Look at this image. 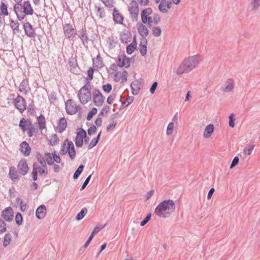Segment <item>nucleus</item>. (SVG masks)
<instances>
[{
  "label": "nucleus",
  "mask_w": 260,
  "mask_h": 260,
  "mask_svg": "<svg viewBox=\"0 0 260 260\" xmlns=\"http://www.w3.org/2000/svg\"><path fill=\"white\" fill-rule=\"evenodd\" d=\"M46 209L44 205H40L36 210V216L39 219H43L46 215Z\"/></svg>",
  "instance_id": "nucleus-22"
},
{
  "label": "nucleus",
  "mask_w": 260,
  "mask_h": 260,
  "mask_svg": "<svg viewBox=\"0 0 260 260\" xmlns=\"http://www.w3.org/2000/svg\"><path fill=\"white\" fill-rule=\"evenodd\" d=\"M67 122L64 117L60 118L57 122V129L59 133H62L67 128Z\"/></svg>",
  "instance_id": "nucleus-23"
},
{
  "label": "nucleus",
  "mask_w": 260,
  "mask_h": 260,
  "mask_svg": "<svg viewBox=\"0 0 260 260\" xmlns=\"http://www.w3.org/2000/svg\"><path fill=\"white\" fill-rule=\"evenodd\" d=\"M44 157L46 159V162L49 165H52L53 164V160L52 159V156L51 154L49 152H46L44 154Z\"/></svg>",
  "instance_id": "nucleus-42"
},
{
  "label": "nucleus",
  "mask_w": 260,
  "mask_h": 260,
  "mask_svg": "<svg viewBox=\"0 0 260 260\" xmlns=\"http://www.w3.org/2000/svg\"><path fill=\"white\" fill-rule=\"evenodd\" d=\"M1 10L3 14L6 15H7L8 14L7 7L3 2H2L1 4Z\"/></svg>",
  "instance_id": "nucleus-50"
},
{
  "label": "nucleus",
  "mask_w": 260,
  "mask_h": 260,
  "mask_svg": "<svg viewBox=\"0 0 260 260\" xmlns=\"http://www.w3.org/2000/svg\"><path fill=\"white\" fill-rule=\"evenodd\" d=\"M151 214L149 213L146 217L141 222L140 225L141 226L145 225L151 219Z\"/></svg>",
  "instance_id": "nucleus-53"
},
{
  "label": "nucleus",
  "mask_w": 260,
  "mask_h": 260,
  "mask_svg": "<svg viewBox=\"0 0 260 260\" xmlns=\"http://www.w3.org/2000/svg\"><path fill=\"white\" fill-rule=\"evenodd\" d=\"M91 175H90L86 178L85 180L84 181L81 186V190H83L86 187L91 179Z\"/></svg>",
  "instance_id": "nucleus-61"
},
{
  "label": "nucleus",
  "mask_w": 260,
  "mask_h": 260,
  "mask_svg": "<svg viewBox=\"0 0 260 260\" xmlns=\"http://www.w3.org/2000/svg\"><path fill=\"white\" fill-rule=\"evenodd\" d=\"M86 137V131L83 128H80L79 131L77 133L76 137L75 139V145L78 148L81 147L84 143V138Z\"/></svg>",
  "instance_id": "nucleus-10"
},
{
  "label": "nucleus",
  "mask_w": 260,
  "mask_h": 260,
  "mask_svg": "<svg viewBox=\"0 0 260 260\" xmlns=\"http://www.w3.org/2000/svg\"><path fill=\"white\" fill-rule=\"evenodd\" d=\"M229 118V126L233 128L235 126L234 114H231L230 115Z\"/></svg>",
  "instance_id": "nucleus-54"
},
{
  "label": "nucleus",
  "mask_w": 260,
  "mask_h": 260,
  "mask_svg": "<svg viewBox=\"0 0 260 260\" xmlns=\"http://www.w3.org/2000/svg\"><path fill=\"white\" fill-rule=\"evenodd\" d=\"M22 0H17V5H20L23 9V14L19 15L17 14V19L19 20H23L26 15H31L33 14L34 10L32 9L31 5L29 1H24L23 5L22 6L20 3L22 2Z\"/></svg>",
  "instance_id": "nucleus-5"
},
{
  "label": "nucleus",
  "mask_w": 260,
  "mask_h": 260,
  "mask_svg": "<svg viewBox=\"0 0 260 260\" xmlns=\"http://www.w3.org/2000/svg\"><path fill=\"white\" fill-rule=\"evenodd\" d=\"M97 109L96 108H92L91 110L88 113L86 117L87 120H90L92 118L93 116L96 114Z\"/></svg>",
  "instance_id": "nucleus-46"
},
{
  "label": "nucleus",
  "mask_w": 260,
  "mask_h": 260,
  "mask_svg": "<svg viewBox=\"0 0 260 260\" xmlns=\"http://www.w3.org/2000/svg\"><path fill=\"white\" fill-rule=\"evenodd\" d=\"M161 33V28L159 26H154L152 28V34L155 37H159Z\"/></svg>",
  "instance_id": "nucleus-45"
},
{
  "label": "nucleus",
  "mask_w": 260,
  "mask_h": 260,
  "mask_svg": "<svg viewBox=\"0 0 260 260\" xmlns=\"http://www.w3.org/2000/svg\"><path fill=\"white\" fill-rule=\"evenodd\" d=\"M19 150L24 156H27L30 154L31 148L29 146H19Z\"/></svg>",
  "instance_id": "nucleus-33"
},
{
  "label": "nucleus",
  "mask_w": 260,
  "mask_h": 260,
  "mask_svg": "<svg viewBox=\"0 0 260 260\" xmlns=\"http://www.w3.org/2000/svg\"><path fill=\"white\" fill-rule=\"evenodd\" d=\"M59 139L57 135L56 134H53L50 140V144L52 146L56 145L58 142Z\"/></svg>",
  "instance_id": "nucleus-43"
},
{
  "label": "nucleus",
  "mask_w": 260,
  "mask_h": 260,
  "mask_svg": "<svg viewBox=\"0 0 260 260\" xmlns=\"http://www.w3.org/2000/svg\"><path fill=\"white\" fill-rule=\"evenodd\" d=\"M63 30L65 37L68 39H72L77 34L75 26L73 24L65 23L63 25Z\"/></svg>",
  "instance_id": "nucleus-7"
},
{
  "label": "nucleus",
  "mask_w": 260,
  "mask_h": 260,
  "mask_svg": "<svg viewBox=\"0 0 260 260\" xmlns=\"http://www.w3.org/2000/svg\"><path fill=\"white\" fill-rule=\"evenodd\" d=\"M108 42L109 45V48H112L115 46L117 41H116L113 37H110L108 38Z\"/></svg>",
  "instance_id": "nucleus-48"
},
{
  "label": "nucleus",
  "mask_w": 260,
  "mask_h": 260,
  "mask_svg": "<svg viewBox=\"0 0 260 260\" xmlns=\"http://www.w3.org/2000/svg\"><path fill=\"white\" fill-rule=\"evenodd\" d=\"M153 23L156 25L160 21V17L158 14H155L152 18Z\"/></svg>",
  "instance_id": "nucleus-57"
},
{
  "label": "nucleus",
  "mask_w": 260,
  "mask_h": 260,
  "mask_svg": "<svg viewBox=\"0 0 260 260\" xmlns=\"http://www.w3.org/2000/svg\"><path fill=\"white\" fill-rule=\"evenodd\" d=\"M250 5L252 7V11H256L260 6V0H251Z\"/></svg>",
  "instance_id": "nucleus-37"
},
{
  "label": "nucleus",
  "mask_w": 260,
  "mask_h": 260,
  "mask_svg": "<svg viewBox=\"0 0 260 260\" xmlns=\"http://www.w3.org/2000/svg\"><path fill=\"white\" fill-rule=\"evenodd\" d=\"M173 128H174V123L173 122H171L168 124V127H167V134L168 135H170L172 134Z\"/></svg>",
  "instance_id": "nucleus-52"
},
{
  "label": "nucleus",
  "mask_w": 260,
  "mask_h": 260,
  "mask_svg": "<svg viewBox=\"0 0 260 260\" xmlns=\"http://www.w3.org/2000/svg\"><path fill=\"white\" fill-rule=\"evenodd\" d=\"M96 131V127L95 125H92L91 126H90L88 129V134L89 135H91L92 134H93V133H94Z\"/></svg>",
  "instance_id": "nucleus-64"
},
{
  "label": "nucleus",
  "mask_w": 260,
  "mask_h": 260,
  "mask_svg": "<svg viewBox=\"0 0 260 260\" xmlns=\"http://www.w3.org/2000/svg\"><path fill=\"white\" fill-rule=\"evenodd\" d=\"M176 205L173 200H165L160 202L156 207L154 213L160 218H167L175 212Z\"/></svg>",
  "instance_id": "nucleus-1"
},
{
  "label": "nucleus",
  "mask_w": 260,
  "mask_h": 260,
  "mask_svg": "<svg viewBox=\"0 0 260 260\" xmlns=\"http://www.w3.org/2000/svg\"><path fill=\"white\" fill-rule=\"evenodd\" d=\"M214 125L212 124L208 125L204 131V137L205 138H209L214 131Z\"/></svg>",
  "instance_id": "nucleus-27"
},
{
  "label": "nucleus",
  "mask_w": 260,
  "mask_h": 260,
  "mask_svg": "<svg viewBox=\"0 0 260 260\" xmlns=\"http://www.w3.org/2000/svg\"><path fill=\"white\" fill-rule=\"evenodd\" d=\"M94 11L96 16L99 19H104L106 17V12L105 8L101 4L94 5Z\"/></svg>",
  "instance_id": "nucleus-13"
},
{
  "label": "nucleus",
  "mask_w": 260,
  "mask_h": 260,
  "mask_svg": "<svg viewBox=\"0 0 260 260\" xmlns=\"http://www.w3.org/2000/svg\"><path fill=\"white\" fill-rule=\"evenodd\" d=\"M84 166L83 165H80L79 167L77 168V169L76 170L75 173L73 175V178L74 179H77L80 175L82 172L83 169H84Z\"/></svg>",
  "instance_id": "nucleus-38"
},
{
  "label": "nucleus",
  "mask_w": 260,
  "mask_h": 260,
  "mask_svg": "<svg viewBox=\"0 0 260 260\" xmlns=\"http://www.w3.org/2000/svg\"><path fill=\"white\" fill-rule=\"evenodd\" d=\"M152 13V9L147 8L143 10L141 13V20L143 23H148V26H151L153 23L152 18L150 16Z\"/></svg>",
  "instance_id": "nucleus-8"
},
{
  "label": "nucleus",
  "mask_w": 260,
  "mask_h": 260,
  "mask_svg": "<svg viewBox=\"0 0 260 260\" xmlns=\"http://www.w3.org/2000/svg\"><path fill=\"white\" fill-rule=\"evenodd\" d=\"M131 87L132 90V93L134 95L138 94L140 90L139 82L137 81H134L132 83Z\"/></svg>",
  "instance_id": "nucleus-26"
},
{
  "label": "nucleus",
  "mask_w": 260,
  "mask_h": 260,
  "mask_svg": "<svg viewBox=\"0 0 260 260\" xmlns=\"http://www.w3.org/2000/svg\"><path fill=\"white\" fill-rule=\"evenodd\" d=\"M131 58L127 57L125 54L119 55L118 56L117 64L120 68H128L130 66Z\"/></svg>",
  "instance_id": "nucleus-11"
},
{
  "label": "nucleus",
  "mask_w": 260,
  "mask_h": 260,
  "mask_svg": "<svg viewBox=\"0 0 260 260\" xmlns=\"http://www.w3.org/2000/svg\"><path fill=\"white\" fill-rule=\"evenodd\" d=\"M37 158L38 161L42 166V167L46 169V162H45L44 157L40 153H38L37 154Z\"/></svg>",
  "instance_id": "nucleus-39"
},
{
  "label": "nucleus",
  "mask_w": 260,
  "mask_h": 260,
  "mask_svg": "<svg viewBox=\"0 0 260 260\" xmlns=\"http://www.w3.org/2000/svg\"><path fill=\"white\" fill-rule=\"evenodd\" d=\"M93 73L94 71L92 68H90L89 69V70L87 71L88 76V79L89 81H91L93 79Z\"/></svg>",
  "instance_id": "nucleus-63"
},
{
  "label": "nucleus",
  "mask_w": 260,
  "mask_h": 260,
  "mask_svg": "<svg viewBox=\"0 0 260 260\" xmlns=\"http://www.w3.org/2000/svg\"><path fill=\"white\" fill-rule=\"evenodd\" d=\"M113 19L115 23L122 24L124 20V17L120 13L119 11L116 8H114L113 10Z\"/></svg>",
  "instance_id": "nucleus-17"
},
{
  "label": "nucleus",
  "mask_w": 260,
  "mask_h": 260,
  "mask_svg": "<svg viewBox=\"0 0 260 260\" xmlns=\"http://www.w3.org/2000/svg\"><path fill=\"white\" fill-rule=\"evenodd\" d=\"M69 64L70 67V70L72 71L76 68L77 66V60L74 58H71L69 59Z\"/></svg>",
  "instance_id": "nucleus-41"
},
{
  "label": "nucleus",
  "mask_w": 260,
  "mask_h": 260,
  "mask_svg": "<svg viewBox=\"0 0 260 260\" xmlns=\"http://www.w3.org/2000/svg\"><path fill=\"white\" fill-rule=\"evenodd\" d=\"M78 36L81 39L83 45H87L88 43V37L85 28H82L81 30H79Z\"/></svg>",
  "instance_id": "nucleus-19"
},
{
  "label": "nucleus",
  "mask_w": 260,
  "mask_h": 260,
  "mask_svg": "<svg viewBox=\"0 0 260 260\" xmlns=\"http://www.w3.org/2000/svg\"><path fill=\"white\" fill-rule=\"evenodd\" d=\"M23 28L24 29L25 34L29 38L35 37V30L32 28V25L29 22L24 23L23 24Z\"/></svg>",
  "instance_id": "nucleus-20"
},
{
  "label": "nucleus",
  "mask_w": 260,
  "mask_h": 260,
  "mask_svg": "<svg viewBox=\"0 0 260 260\" xmlns=\"http://www.w3.org/2000/svg\"><path fill=\"white\" fill-rule=\"evenodd\" d=\"M17 110H18L21 113H22L25 109L26 107V102L22 97L20 95H17Z\"/></svg>",
  "instance_id": "nucleus-21"
},
{
  "label": "nucleus",
  "mask_w": 260,
  "mask_h": 260,
  "mask_svg": "<svg viewBox=\"0 0 260 260\" xmlns=\"http://www.w3.org/2000/svg\"><path fill=\"white\" fill-rule=\"evenodd\" d=\"M239 158L238 156H236L232 160V164L230 166V169H232L237 166L239 162Z\"/></svg>",
  "instance_id": "nucleus-58"
},
{
  "label": "nucleus",
  "mask_w": 260,
  "mask_h": 260,
  "mask_svg": "<svg viewBox=\"0 0 260 260\" xmlns=\"http://www.w3.org/2000/svg\"><path fill=\"white\" fill-rule=\"evenodd\" d=\"M38 122L39 124V128L43 130L46 128V121L44 116L41 114L38 117Z\"/></svg>",
  "instance_id": "nucleus-29"
},
{
  "label": "nucleus",
  "mask_w": 260,
  "mask_h": 260,
  "mask_svg": "<svg viewBox=\"0 0 260 260\" xmlns=\"http://www.w3.org/2000/svg\"><path fill=\"white\" fill-rule=\"evenodd\" d=\"M147 41L146 38H142L140 42V52L142 56H145L147 53Z\"/></svg>",
  "instance_id": "nucleus-24"
},
{
  "label": "nucleus",
  "mask_w": 260,
  "mask_h": 260,
  "mask_svg": "<svg viewBox=\"0 0 260 260\" xmlns=\"http://www.w3.org/2000/svg\"><path fill=\"white\" fill-rule=\"evenodd\" d=\"M134 100V97L133 96H128L126 98V99L123 101L121 103V105L120 106L119 110H121L122 109H123L126 107H127L128 105L131 104Z\"/></svg>",
  "instance_id": "nucleus-34"
},
{
  "label": "nucleus",
  "mask_w": 260,
  "mask_h": 260,
  "mask_svg": "<svg viewBox=\"0 0 260 260\" xmlns=\"http://www.w3.org/2000/svg\"><path fill=\"white\" fill-rule=\"evenodd\" d=\"M28 129H29L28 131L27 132V134L29 137H31L33 136L34 133H38V128L35 127L34 126H32L31 123V126Z\"/></svg>",
  "instance_id": "nucleus-44"
},
{
  "label": "nucleus",
  "mask_w": 260,
  "mask_h": 260,
  "mask_svg": "<svg viewBox=\"0 0 260 260\" xmlns=\"http://www.w3.org/2000/svg\"><path fill=\"white\" fill-rule=\"evenodd\" d=\"M87 212V210L86 208H85V207L81 209V210L80 211V212L79 213H78L77 214V215H76V219L77 220H81L85 216Z\"/></svg>",
  "instance_id": "nucleus-36"
},
{
  "label": "nucleus",
  "mask_w": 260,
  "mask_h": 260,
  "mask_svg": "<svg viewBox=\"0 0 260 260\" xmlns=\"http://www.w3.org/2000/svg\"><path fill=\"white\" fill-rule=\"evenodd\" d=\"M18 172L22 175H25L28 172L29 168L28 164L25 159H21L17 165Z\"/></svg>",
  "instance_id": "nucleus-12"
},
{
  "label": "nucleus",
  "mask_w": 260,
  "mask_h": 260,
  "mask_svg": "<svg viewBox=\"0 0 260 260\" xmlns=\"http://www.w3.org/2000/svg\"><path fill=\"white\" fill-rule=\"evenodd\" d=\"M202 60V57L199 55H194L185 58L177 69L176 74L181 75L190 72L200 63Z\"/></svg>",
  "instance_id": "nucleus-2"
},
{
  "label": "nucleus",
  "mask_w": 260,
  "mask_h": 260,
  "mask_svg": "<svg viewBox=\"0 0 260 260\" xmlns=\"http://www.w3.org/2000/svg\"><path fill=\"white\" fill-rule=\"evenodd\" d=\"M78 97L82 104L85 105L91 99V92L89 88L83 86L78 92Z\"/></svg>",
  "instance_id": "nucleus-3"
},
{
  "label": "nucleus",
  "mask_w": 260,
  "mask_h": 260,
  "mask_svg": "<svg viewBox=\"0 0 260 260\" xmlns=\"http://www.w3.org/2000/svg\"><path fill=\"white\" fill-rule=\"evenodd\" d=\"M92 99L94 104L97 107H101L103 105L105 98L99 89H95L92 92Z\"/></svg>",
  "instance_id": "nucleus-9"
},
{
  "label": "nucleus",
  "mask_w": 260,
  "mask_h": 260,
  "mask_svg": "<svg viewBox=\"0 0 260 260\" xmlns=\"http://www.w3.org/2000/svg\"><path fill=\"white\" fill-rule=\"evenodd\" d=\"M28 85V81L26 80H23L19 85V91L20 92L26 94L27 92V86Z\"/></svg>",
  "instance_id": "nucleus-32"
},
{
  "label": "nucleus",
  "mask_w": 260,
  "mask_h": 260,
  "mask_svg": "<svg viewBox=\"0 0 260 260\" xmlns=\"http://www.w3.org/2000/svg\"><path fill=\"white\" fill-rule=\"evenodd\" d=\"M128 10L129 13V17L132 21L136 22L138 20L139 13V5L135 0L132 1L128 6Z\"/></svg>",
  "instance_id": "nucleus-4"
},
{
  "label": "nucleus",
  "mask_w": 260,
  "mask_h": 260,
  "mask_svg": "<svg viewBox=\"0 0 260 260\" xmlns=\"http://www.w3.org/2000/svg\"><path fill=\"white\" fill-rule=\"evenodd\" d=\"M40 175L44 174L45 176H47L48 174V172L47 171V168L45 169V168H43L41 167H38V171Z\"/></svg>",
  "instance_id": "nucleus-62"
},
{
  "label": "nucleus",
  "mask_w": 260,
  "mask_h": 260,
  "mask_svg": "<svg viewBox=\"0 0 260 260\" xmlns=\"http://www.w3.org/2000/svg\"><path fill=\"white\" fill-rule=\"evenodd\" d=\"M235 82L233 79L229 78L225 82V86L221 88V90L225 92L232 91L234 88Z\"/></svg>",
  "instance_id": "nucleus-18"
},
{
  "label": "nucleus",
  "mask_w": 260,
  "mask_h": 260,
  "mask_svg": "<svg viewBox=\"0 0 260 260\" xmlns=\"http://www.w3.org/2000/svg\"><path fill=\"white\" fill-rule=\"evenodd\" d=\"M159 2L160 3L158 6L159 10L163 13H167L168 10L166 7V0H161Z\"/></svg>",
  "instance_id": "nucleus-35"
},
{
  "label": "nucleus",
  "mask_w": 260,
  "mask_h": 260,
  "mask_svg": "<svg viewBox=\"0 0 260 260\" xmlns=\"http://www.w3.org/2000/svg\"><path fill=\"white\" fill-rule=\"evenodd\" d=\"M136 49L133 45H128L126 47V53L128 54H132Z\"/></svg>",
  "instance_id": "nucleus-60"
},
{
  "label": "nucleus",
  "mask_w": 260,
  "mask_h": 260,
  "mask_svg": "<svg viewBox=\"0 0 260 260\" xmlns=\"http://www.w3.org/2000/svg\"><path fill=\"white\" fill-rule=\"evenodd\" d=\"M93 66L97 69H101L103 67L102 58L100 55L96 56L95 59H93Z\"/></svg>",
  "instance_id": "nucleus-28"
},
{
  "label": "nucleus",
  "mask_w": 260,
  "mask_h": 260,
  "mask_svg": "<svg viewBox=\"0 0 260 260\" xmlns=\"http://www.w3.org/2000/svg\"><path fill=\"white\" fill-rule=\"evenodd\" d=\"M103 89L106 93H109L112 89V87L111 84L107 83V84L103 85Z\"/></svg>",
  "instance_id": "nucleus-49"
},
{
  "label": "nucleus",
  "mask_w": 260,
  "mask_h": 260,
  "mask_svg": "<svg viewBox=\"0 0 260 260\" xmlns=\"http://www.w3.org/2000/svg\"><path fill=\"white\" fill-rule=\"evenodd\" d=\"M116 98V94L112 93L107 98V102L109 104H112Z\"/></svg>",
  "instance_id": "nucleus-56"
},
{
  "label": "nucleus",
  "mask_w": 260,
  "mask_h": 260,
  "mask_svg": "<svg viewBox=\"0 0 260 260\" xmlns=\"http://www.w3.org/2000/svg\"><path fill=\"white\" fill-rule=\"evenodd\" d=\"M6 230V225L5 221L0 219V234L4 233Z\"/></svg>",
  "instance_id": "nucleus-51"
},
{
  "label": "nucleus",
  "mask_w": 260,
  "mask_h": 260,
  "mask_svg": "<svg viewBox=\"0 0 260 260\" xmlns=\"http://www.w3.org/2000/svg\"><path fill=\"white\" fill-rule=\"evenodd\" d=\"M101 134H102V132L101 131L99 133L98 136L96 138H94L91 140L90 143H89V144L88 146V150L92 148L93 147H94L96 145V144L98 143V142L100 140Z\"/></svg>",
  "instance_id": "nucleus-31"
},
{
  "label": "nucleus",
  "mask_w": 260,
  "mask_h": 260,
  "mask_svg": "<svg viewBox=\"0 0 260 260\" xmlns=\"http://www.w3.org/2000/svg\"><path fill=\"white\" fill-rule=\"evenodd\" d=\"M10 241H11V235H10V234H6L5 236V237H4L3 245L5 247H6L7 246H8L10 244Z\"/></svg>",
  "instance_id": "nucleus-47"
},
{
  "label": "nucleus",
  "mask_w": 260,
  "mask_h": 260,
  "mask_svg": "<svg viewBox=\"0 0 260 260\" xmlns=\"http://www.w3.org/2000/svg\"><path fill=\"white\" fill-rule=\"evenodd\" d=\"M2 216L7 221H11L14 217L13 210L11 207L6 208L2 211Z\"/></svg>",
  "instance_id": "nucleus-15"
},
{
  "label": "nucleus",
  "mask_w": 260,
  "mask_h": 260,
  "mask_svg": "<svg viewBox=\"0 0 260 260\" xmlns=\"http://www.w3.org/2000/svg\"><path fill=\"white\" fill-rule=\"evenodd\" d=\"M138 30L139 34L143 37L142 38H146L149 34V30L147 27L144 23H141L138 27Z\"/></svg>",
  "instance_id": "nucleus-25"
},
{
  "label": "nucleus",
  "mask_w": 260,
  "mask_h": 260,
  "mask_svg": "<svg viewBox=\"0 0 260 260\" xmlns=\"http://www.w3.org/2000/svg\"><path fill=\"white\" fill-rule=\"evenodd\" d=\"M9 176L13 181H15L16 179V170L14 167L10 168Z\"/></svg>",
  "instance_id": "nucleus-40"
},
{
  "label": "nucleus",
  "mask_w": 260,
  "mask_h": 260,
  "mask_svg": "<svg viewBox=\"0 0 260 260\" xmlns=\"http://www.w3.org/2000/svg\"><path fill=\"white\" fill-rule=\"evenodd\" d=\"M129 37V33L127 30H124L120 35V40L123 43H127Z\"/></svg>",
  "instance_id": "nucleus-30"
},
{
  "label": "nucleus",
  "mask_w": 260,
  "mask_h": 260,
  "mask_svg": "<svg viewBox=\"0 0 260 260\" xmlns=\"http://www.w3.org/2000/svg\"><path fill=\"white\" fill-rule=\"evenodd\" d=\"M66 110L69 115H74L78 111L81 113V107L79 105H77L75 102L72 99H69L65 103Z\"/></svg>",
  "instance_id": "nucleus-6"
},
{
  "label": "nucleus",
  "mask_w": 260,
  "mask_h": 260,
  "mask_svg": "<svg viewBox=\"0 0 260 260\" xmlns=\"http://www.w3.org/2000/svg\"><path fill=\"white\" fill-rule=\"evenodd\" d=\"M64 142L67 143L68 153L71 160H74L76 157V153L73 143L72 141H69L68 139L64 140Z\"/></svg>",
  "instance_id": "nucleus-14"
},
{
  "label": "nucleus",
  "mask_w": 260,
  "mask_h": 260,
  "mask_svg": "<svg viewBox=\"0 0 260 260\" xmlns=\"http://www.w3.org/2000/svg\"><path fill=\"white\" fill-rule=\"evenodd\" d=\"M66 143L67 142H64L63 144L61 146V148L60 150V154L61 155H64L68 153V148L67 147L66 148Z\"/></svg>",
  "instance_id": "nucleus-55"
},
{
  "label": "nucleus",
  "mask_w": 260,
  "mask_h": 260,
  "mask_svg": "<svg viewBox=\"0 0 260 260\" xmlns=\"http://www.w3.org/2000/svg\"><path fill=\"white\" fill-rule=\"evenodd\" d=\"M255 147V145L254 144L251 145L250 147L248 149H246V148H245L244 149V152L245 154L247 155H250L252 153V150H253L254 148Z\"/></svg>",
  "instance_id": "nucleus-59"
},
{
  "label": "nucleus",
  "mask_w": 260,
  "mask_h": 260,
  "mask_svg": "<svg viewBox=\"0 0 260 260\" xmlns=\"http://www.w3.org/2000/svg\"><path fill=\"white\" fill-rule=\"evenodd\" d=\"M19 126L23 133H27L31 126V121L28 119L22 118L20 120Z\"/></svg>",
  "instance_id": "nucleus-16"
}]
</instances>
